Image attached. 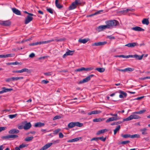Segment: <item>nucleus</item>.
<instances>
[{
  "mask_svg": "<svg viewBox=\"0 0 150 150\" xmlns=\"http://www.w3.org/2000/svg\"><path fill=\"white\" fill-rule=\"evenodd\" d=\"M117 22L116 20L109 21L105 22L107 29L111 28L113 26L117 25L118 23Z\"/></svg>",
  "mask_w": 150,
  "mask_h": 150,
  "instance_id": "obj_1",
  "label": "nucleus"
},
{
  "mask_svg": "<svg viewBox=\"0 0 150 150\" xmlns=\"http://www.w3.org/2000/svg\"><path fill=\"white\" fill-rule=\"evenodd\" d=\"M133 112L132 113V114L129 116L127 118L124 119L123 120V122L125 121H128L132 120L133 119H139L141 118V117L138 115H136V113H134Z\"/></svg>",
  "mask_w": 150,
  "mask_h": 150,
  "instance_id": "obj_2",
  "label": "nucleus"
},
{
  "mask_svg": "<svg viewBox=\"0 0 150 150\" xmlns=\"http://www.w3.org/2000/svg\"><path fill=\"white\" fill-rule=\"evenodd\" d=\"M52 143H49L46 144L39 150H45L49 148L52 144H55L59 143L60 142L59 139L56 140H52Z\"/></svg>",
  "mask_w": 150,
  "mask_h": 150,
  "instance_id": "obj_3",
  "label": "nucleus"
},
{
  "mask_svg": "<svg viewBox=\"0 0 150 150\" xmlns=\"http://www.w3.org/2000/svg\"><path fill=\"white\" fill-rule=\"evenodd\" d=\"M83 125V123H80L79 122H71L68 124V127L69 128H71L76 126L81 127H82Z\"/></svg>",
  "mask_w": 150,
  "mask_h": 150,
  "instance_id": "obj_4",
  "label": "nucleus"
},
{
  "mask_svg": "<svg viewBox=\"0 0 150 150\" xmlns=\"http://www.w3.org/2000/svg\"><path fill=\"white\" fill-rule=\"evenodd\" d=\"M18 137V136L15 134H10L3 136L1 138L3 139H14Z\"/></svg>",
  "mask_w": 150,
  "mask_h": 150,
  "instance_id": "obj_5",
  "label": "nucleus"
},
{
  "mask_svg": "<svg viewBox=\"0 0 150 150\" xmlns=\"http://www.w3.org/2000/svg\"><path fill=\"white\" fill-rule=\"evenodd\" d=\"M93 76L94 75L93 74L90 75L85 78L83 79L82 80L80 81L79 82V83L81 84L88 82L90 80L91 78L93 77Z\"/></svg>",
  "mask_w": 150,
  "mask_h": 150,
  "instance_id": "obj_6",
  "label": "nucleus"
},
{
  "mask_svg": "<svg viewBox=\"0 0 150 150\" xmlns=\"http://www.w3.org/2000/svg\"><path fill=\"white\" fill-rule=\"evenodd\" d=\"M117 93L120 94L119 97L120 98H126L127 97V93L122 91L121 90H119L117 91Z\"/></svg>",
  "mask_w": 150,
  "mask_h": 150,
  "instance_id": "obj_7",
  "label": "nucleus"
},
{
  "mask_svg": "<svg viewBox=\"0 0 150 150\" xmlns=\"http://www.w3.org/2000/svg\"><path fill=\"white\" fill-rule=\"evenodd\" d=\"M11 24V22L10 20L1 21L0 24L4 26H9Z\"/></svg>",
  "mask_w": 150,
  "mask_h": 150,
  "instance_id": "obj_8",
  "label": "nucleus"
},
{
  "mask_svg": "<svg viewBox=\"0 0 150 150\" xmlns=\"http://www.w3.org/2000/svg\"><path fill=\"white\" fill-rule=\"evenodd\" d=\"M107 29V27L105 25H101L98 26L96 29V30L98 32H100L103 31L104 30Z\"/></svg>",
  "mask_w": 150,
  "mask_h": 150,
  "instance_id": "obj_9",
  "label": "nucleus"
},
{
  "mask_svg": "<svg viewBox=\"0 0 150 150\" xmlns=\"http://www.w3.org/2000/svg\"><path fill=\"white\" fill-rule=\"evenodd\" d=\"M32 16L30 15H28L27 16L25 21V24H28L33 20V18Z\"/></svg>",
  "mask_w": 150,
  "mask_h": 150,
  "instance_id": "obj_10",
  "label": "nucleus"
},
{
  "mask_svg": "<svg viewBox=\"0 0 150 150\" xmlns=\"http://www.w3.org/2000/svg\"><path fill=\"white\" fill-rule=\"evenodd\" d=\"M74 51H72L69 50L66 53L64 54L62 56L63 58H65L68 55H71L73 54Z\"/></svg>",
  "mask_w": 150,
  "mask_h": 150,
  "instance_id": "obj_11",
  "label": "nucleus"
},
{
  "mask_svg": "<svg viewBox=\"0 0 150 150\" xmlns=\"http://www.w3.org/2000/svg\"><path fill=\"white\" fill-rule=\"evenodd\" d=\"M2 90L0 91V94L4 93L13 90L12 88H7L5 87H3L2 88Z\"/></svg>",
  "mask_w": 150,
  "mask_h": 150,
  "instance_id": "obj_12",
  "label": "nucleus"
},
{
  "mask_svg": "<svg viewBox=\"0 0 150 150\" xmlns=\"http://www.w3.org/2000/svg\"><path fill=\"white\" fill-rule=\"evenodd\" d=\"M143 55V54H142L141 56H139L137 54H135L134 55H130V57L135 58L138 60H141L142 59Z\"/></svg>",
  "mask_w": 150,
  "mask_h": 150,
  "instance_id": "obj_13",
  "label": "nucleus"
},
{
  "mask_svg": "<svg viewBox=\"0 0 150 150\" xmlns=\"http://www.w3.org/2000/svg\"><path fill=\"white\" fill-rule=\"evenodd\" d=\"M138 44L136 42H132L128 43L125 45V46H127L129 47H133L135 46L138 45Z\"/></svg>",
  "mask_w": 150,
  "mask_h": 150,
  "instance_id": "obj_14",
  "label": "nucleus"
},
{
  "mask_svg": "<svg viewBox=\"0 0 150 150\" xmlns=\"http://www.w3.org/2000/svg\"><path fill=\"white\" fill-rule=\"evenodd\" d=\"M107 42L106 41L103 42H98L92 44L93 46H98L100 45H103L107 44Z\"/></svg>",
  "mask_w": 150,
  "mask_h": 150,
  "instance_id": "obj_15",
  "label": "nucleus"
},
{
  "mask_svg": "<svg viewBox=\"0 0 150 150\" xmlns=\"http://www.w3.org/2000/svg\"><path fill=\"white\" fill-rule=\"evenodd\" d=\"M11 9L13 12L16 15H21V12L20 11L17 9L15 8H12Z\"/></svg>",
  "mask_w": 150,
  "mask_h": 150,
  "instance_id": "obj_16",
  "label": "nucleus"
},
{
  "mask_svg": "<svg viewBox=\"0 0 150 150\" xmlns=\"http://www.w3.org/2000/svg\"><path fill=\"white\" fill-rule=\"evenodd\" d=\"M101 112L100 110H94L91 111L88 113V115H91L92 114H97L100 113Z\"/></svg>",
  "mask_w": 150,
  "mask_h": 150,
  "instance_id": "obj_17",
  "label": "nucleus"
},
{
  "mask_svg": "<svg viewBox=\"0 0 150 150\" xmlns=\"http://www.w3.org/2000/svg\"><path fill=\"white\" fill-rule=\"evenodd\" d=\"M19 132V130L15 129H11L8 131V133L10 134H17Z\"/></svg>",
  "mask_w": 150,
  "mask_h": 150,
  "instance_id": "obj_18",
  "label": "nucleus"
},
{
  "mask_svg": "<svg viewBox=\"0 0 150 150\" xmlns=\"http://www.w3.org/2000/svg\"><path fill=\"white\" fill-rule=\"evenodd\" d=\"M81 138L80 137H79L76 138L74 139L69 140L67 141L68 142H77L81 139Z\"/></svg>",
  "mask_w": 150,
  "mask_h": 150,
  "instance_id": "obj_19",
  "label": "nucleus"
},
{
  "mask_svg": "<svg viewBox=\"0 0 150 150\" xmlns=\"http://www.w3.org/2000/svg\"><path fill=\"white\" fill-rule=\"evenodd\" d=\"M31 127V125L30 122H28L26 123L24 126V129L25 130H28Z\"/></svg>",
  "mask_w": 150,
  "mask_h": 150,
  "instance_id": "obj_20",
  "label": "nucleus"
},
{
  "mask_svg": "<svg viewBox=\"0 0 150 150\" xmlns=\"http://www.w3.org/2000/svg\"><path fill=\"white\" fill-rule=\"evenodd\" d=\"M132 30H133L136 31H143L144 30L143 29L138 26H136L135 27H133L132 28Z\"/></svg>",
  "mask_w": 150,
  "mask_h": 150,
  "instance_id": "obj_21",
  "label": "nucleus"
},
{
  "mask_svg": "<svg viewBox=\"0 0 150 150\" xmlns=\"http://www.w3.org/2000/svg\"><path fill=\"white\" fill-rule=\"evenodd\" d=\"M77 5L74 2L69 7V10H73L76 8Z\"/></svg>",
  "mask_w": 150,
  "mask_h": 150,
  "instance_id": "obj_22",
  "label": "nucleus"
},
{
  "mask_svg": "<svg viewBox=\"0 0 150 150\" xmlns=\"http://www.w3.org/2000/svg\"><path fill=\"white\" fill-rule=\"evenodd\" d=\"M140 131L142 132L143 135H146L148 134L147 132V129L146 128H144L140 129Z\"/></svg>",
  "mask_w": 150,
  "mask_h": 150,
  "instance_id": "obj_23",
  "label": "nucleus"
},
{
  "mask_svg": "<svg viewBox=\"0 0 150 150\" xmlns=\"http://www.w3.org/2000/svg\"><path fill=\"white\" fill-rule=\"evenodd\" d=\"M89 40L88 38H85L84 39H80L78 41L79 42L83 44L86 43Z\"/></svg>",
  "mask_w": 150,
  "mask_h": 150,
  "instance_id": "obj_24",
  "label": "nucleus"
},
{
  "mask_svg": "<svg viewBox=\"0 0 150 150\" xmlns=\"http://www.w3.org/2000/svg\"><path fill=\"white\" fill-rule=\"evenodd\" d=\"M44 125L45 124L43 123L38 122L35 124V126L36 127H40L44 126Z\"/></svg>",
  "mask_w": 150,
  "mask_h": 150,
  "instance_id": "obj_25",
  "label": "nucleus"
},
{
  "mask_svg": "<svg viewBox=\"0 0 150 150\" xmlns=\"http://www.w3.org/2000/svg\"><path fill=\"white\" fill-rule=\"evenodd\" d=\"M105 118H95L93 120V121L94 122H100L103 121L105 120Z\"/></svg>",
  "mask_w": 150,
  "mask_h": 150,
  "instance_id": "obj_26",
  "label": "nucleus"
},
{
  "mask_svg": "<svg viewBox=\"0 0 150 150\" xmlns=\"http://www.w3.org/2000/svg\"><path fill=\"white\" fill-rule=\"evenodd\" d=\"M54 40L53 39H52L50 40H48L46 41H40L39 42V44L40 45L41 44H46L50 42H52V41H54Z\"/></svg>",
  "mask_w": 150,
  "mask_h": 150,
  "instance_id": "obj_27",
  "label": "nucleus"
},
{
  "mask_svg": "<svg viewBox=\"0 0 150 150\" xmlns=\"http://www.w3.org/2000/svg\"><path fill=\"white\" fill-rule=\"evenodd\" d=\"M142 23L144 24L148 25L149 23V22L148 19L147 18H144L142 21Z\"/></svg>",
  "mask_w": 150,
  "mask_h": 150,
  "instance_id": "obj_28",
  "label": "nucleus"
},
{
  "mask_svg": "<svg viewBox=\"0 0 150 150\" xmlns=\"http://www.w3.org/2000/svg\"><path fill=\"white\" fill-rule=\"evenodd\" d=\"M58 0H55V4L56 6L58 8H61L62 7V6L58 3Z\"/></svg>",
  "mask_w": 150,
  "mask_h": 150,
  "instance_id": "obj_29",
  "label": "nucleus"
},
{
  "mask_svg": "<svg viewBox=\"0 0 150 150\" xmlns=\"http://www.w3.org/2000/svg\"><path fill=\"white\" fill-rule=\"evenodd\" d=\"M116 118H113V117H110L106 120V122L108 123L111 121H116Z\"/></svg>",
  "mask_w": 150,
  "mask_h": 150,
  "instance_id": "obj_30",
  "label": "nucleus"
},
{
  "mask_svg": "<svg viewBox=\"0 0 150 150\" xmlns=\"http://www.w3.org/2000/svg\"><path fill=\"white\" fill-rule=\"evenodd\" d=\"M108 130L107 129H103L101 130H100L97 133V134L99 135L101 134L104 133L105 132L108 131Z\"/></svg>",
  "mask_w": 150,
  "mask_h": 150,
  "instance_id": "obj_31",
  "label": "nucleus"
},
{
  "mask_svg": "<svg viewBox=\"0 0 150 150\" xmlns=\"http://www.w3.org/2000/svg\"><path fill=\"white\" fill-rule=\"evenodd\" d=\"M110 115L111 116H114V117H113V118H116V119H117L116 120H119L120 119V118L119 117H118L117 114V113L113 114L112 113H111L110 114Z\"/></svg>",
  "mask_w": 150,
  "mask_h": 150,
  "instance_id": "obj_32",
  "label": "nucleus"
},
{
  "mask_svg": "<svg viewBox=\"0 0 150 150\" xmlns=\"http://www.w3.org/2000/svg\"><path fill=\"white\" fill-rule=\"evenodd\" d=\"M96 69L100 73L103 72L105 70V69L103 68H97Z\"/></svg>",
  "mask_w": 150,
  "mask_h": 150,
  "instance_id": "obj_33",
  "label": "nucleus"
},
{
  "mask_svg": "<svg viewBox=\"0 0 150 150\" xmlns=\"http://www.w3.org/2000/svg\"><path fill=\"white\" fill-rule=\"evenodd\" d=\"M77 6V5L81 4L82 3V0H75L74 2Z\"/></svg>",
  "mask_w": 150,
  "mask_h": 150,
  "instance_id": "obj_34",
  "label": "nucleus"
},
{
  "mask_svg": "<svg viewBox=\"0 0 150 150\" xmlns=\"http://www.w3.org/2000/svg\"><path fill=\"white\" fill-rule=\"evenodd\" d=\"M146 111V110H143L138 111L134 112V113H136L137 114H141L144 113Z\"/></svg>",
  "mask_w": 150,
  "mask_h": 150,
  "instance_id": "obj_35",
  "label": "nucleus"
},
{
  "mask_svg": "<svg viewBox=\"0 0 150 150\" xmlns=\"http://www.w3.org/2000/svg\"><path fill=\"white\" fill-rule=\"evenodd\" d=\"M23 79V77H12V81H17L19 79Z\"/></svg>",
  "mask_w": 150,
  "mask_h": 150,
  "instance_id": "obj_36",
  "label": "nucleus"
},
{
  "mask_svg": "<svg viewBox=\"0 0 150 150\" xmlns=\"http://www.w3.org/2000/svg\"><path fill=\"white\" fill-rule=\"evenodd\" d=\"M120 128V125H118L115 129L114 130V134H115L117 131H118Z\"/></svg>",
  "mask_w": 150,
  "mask_h": 150,
  "instance_id": "obj_37",
  "label": "nucleus"
},
{
  "mask_svg": "<svg viewBox=\"0 0 150 150\" xmlns=\"http://www.w3.org/2000/svg\"><path fill=\"white\" fill-rule=\"evenodd\" d=\"M29 70L28 69L24 68L21 70H18V73H22L24 72H28Z\"/></svg>",
  "mask_w": 150,
  "mask_h": 150,
  "instance_id": "obj_38",
  "label": "nucleus"
},
{
  "mask_svg": "<svg viewBox=\"0 0 150 150\" xmlns=\"http://www.w3.org/2000/svg\"><path fill=\"white\" fill-rule=\"evenodd\" d=\"M121 136L124 138H131V135L129 134H122Z\"/></svg>",
  "mask_w": 150,
  "mask_h": 150,
  "instance_id": "obj_39",
  "label": "nucleus"
},
{
  "mask_svg": "<svg viewBox=\"0 0 150 150\" xmlns=\"http://www.w3.org/2000/svg\"><path fill=\"white\" fill-rule=\"evenodd\" d=\"M33 138V137H27L25 139V141L28 142L31 141Z\"/></svg>",
  "mask_w": 150,
  "mask_h": 150,
  "instance_id": "obj_40",
  "label": "nucleus"
},
{
  "mask_svg": "<svg viewBox=\"0 0 150 150\" xmlns=\"http://www.w3.org/2000/svg\"><path fill=\"white\" fill-rule=\"evenodd\" d=\"M19 63L18 62H10L8 63L7 64L8 65H17Z\"/></svg>",
  "mask_w": 150,
  "mask_h": 150,
  "instance_id": "obj_41",
  "label": "nucleus"
},
{
  "mask_svg": "<svg viewBox=\"0 0 150 150\" xmlns=\"http://www.w3.org/2000/svg\"><path fill=\"white\" fill-rule=\"evenodd\" d=\"M140 137V135L138 134H135L132 135H131V138H139Z\"/></svg>",
  "mask_w": 150,
  "mask_h": 150,
  "instance_id": "obj_42",
  "label": "nucleus"
},
{
  "mask_svg": "<svg viewBox=\"0 0 150 150\" xmlns=\"http://www.w3.org/2000/svg\"><path fill=\"white\" fill-rule=\"evenodd\" d=\"M125 69V71H132L134 70V69L133 68H132L129 67L127 68H126Z\"/></svg>",
  "mask_w": 150,
  "mask_h": 150,
  "instance_id": "obj_43",
  "label": "nucleus"
},
{
  "mask_svg": "<svg viewBox=\"0 0 150 150\" xmlns=\"http://www.w3.org/2000/svg\"><path fill=\"white\" fill-rule=\"evenodd\" d=\"M40 43L39 42H36L31 43L29 44V45L30 46H33L34 45H36L39 44Z\"/></svg>",
  "mask_w": 150,
  "mask_h": 150,
  "instance_id": "obj_44",
  "label": "nucleus"
},
{
  "mask_svg": "<svg viewBox=\"0 0 150 150\" xmlns=\"http://www.w3.org/2000/svg\"><path fill=\"white\" fill-rule=\"evenodd\" d=\"M127 10V9L126 10H121V11H119V12L120 13H121L122 14H125V13H127V10Z\"/></svg>",
  "mask_w": 150,
  "mask_h": 150,
  "instance_id": "obj_45",
  "label": "nucleus"
},
{
  "mask_svg": "<svg viewBox=\"0 0 150 150\" xmlns=\"http://www.w3.org/2000/svg\"><path fill=\"white\" fill-rule=\"evenodd\" d=\"M46 9L47 11L50 13L52 14L53 13V10L52 8L47 7Z\"/></svg>",
  "mask_w": 150,
  "mask_h": 150,
  "instance_id": "obj_46",
  "label": "nucleus"
},
{
  "mask_svg": "<svg viewBox=\"0 0 150 150\" xmlns=\"http://www.w3.org/2000/svg\"><path fill=\"white\" fill-rule=\"evenodd\" d=\"M61 130V129H56L54 131H53V134H58V133Z\"/></svg>",
  "mask_w": 150,
  "mask_h": 150,
  "instance_id": "obj_47",
  "label": "nucleus"
},
{
  "mask_svg": "<svg viewBox=\"0 0 150 150\" xmlns=\"http://www.w3.org/2000/svg\"><path fill=\"white\" fill-rule=\"evenodd\" d=\"M103 11V10H101L97 11V12L94 13L95 15L100 14Z\"/></svg>",
  "mask_w": 150,
  "mask_h": 150,
  "instance_id": "obj_48",
  "label": "nucleus"
},
{
  "mask_svg": "<svg viewBox=\"0 0 150 150\" xmlns=\"http://www.w3.org/2000/svg\"><path fill=\"white\" fill-rule=\"evenodd\" d=\"M17 115V114H14V115H9L8 116L10 118L13 119V118L15 117Z\"/></svg>",
  "mask_w": 150,
  "mask_h": 150,
  "instance_id": "obj_49",
  "label": "nucleus"
},
{
  "mask_svg": "<svg viewBox=\"0 0 150 150\" xmlns=\"http://www.w3.org/2000/svg\"><path fill=\"white\" fill-rule=\"evenodd\" d=\"M84 67H81V68L75 70V71L78 72L82 71H84Z\"/></svg>",
  "mask_w": 150,
  "mask_h": 150,
  "instance_id": "obj_50",
  "label": "nucleus"
},
{
  "mask_svg": "<svg viewBox=\"0 0 150 150\" xmlns=\"http://www.w3.org/2000/svg\"><path fill=\"white\" fill-rule=\"evenodd\" d=\"M61 118V117L59 115H56L53 118V120L59 119Z\"/></svg>",
  "mask_w": 150,
  "mask_h": 150,
  "instance_id": "obj_51",
  "label": "nucleus"
},
{
  "mask_svg": "<svg viewBox=\"0 0 150 150\" xmlns=\"http://www.w3.org/2000/svg\"><path fill=\"white\" fill-rule=\"evenodd\" d=\"M129 141H123L121 142V144H125L130 142Z\"/></svg>",
  "mask_w": 150,
  "mask_h": 150,
  "instance_id": "obj_52",
  "label": "nucleus"
},
{
  "mask_svg": "<svg viewBox=\"0 0 150 150\" xmlns=\"http://www.w3.org/2000/svg\"><path fill=\"white\" fill-rule=\"evenodd\" d=\"M99 139H100L103 142L105 141L106 140V138H104L103 137H98Z\"/></svg>",
  "mask_w": 150,
  "mask_h": 150,
  "instance_id": "obj_53",
  "label": "nucleus"
},
{
  "mask_svg": "<svg viewBox=\"0 0 150 150\" xmlns=\"http://www.w3.org/2000/svg\"><path fill=\"white\" fill-rule=\"evenodd\" d=\"M93 68L91 67L85 68H84V70L85 71H90L93 69Z\"/></svg>",
  "mask_w": 150,
  "mask_h": 150,
  "instance_id": "obj_54",
  "label": "nucleus"
},
{
  "mask_svg": "<svg viewBox=\"0 0 150 150\" xmlns=\"http://www.w3.org/2000/svg\"><path fill=\"white\" fill-rule=\"evenodd\" d=\"M27 146L25 144H22L21 145H20L18 147L20 149H21L25 147L26 146Z\"/></svg>",
  "mask_w": 150,
  "mask_h": 150,
  "instance_id": "obj_55",
  "label": "nucleus"
},
{
  "mask_svg": "<svg viewBox=\"0 0 150 150\" xmlns=\"http://www.w3.org/2000/svg\"><path fill=\"white\" fill-rule=\"evenodd\" d=\"M121 57L124 58H128L130 57V55H121Z\"/></svg>",
  "mask_w": 150,
  "mask_h": 150,
  "instance_id": "obj_56",
  "label": "nucleus"
},
{
  "mask_svg": "<svg viewBox=\"0 0 150 150\" xmlns=\"http://www.w3.org/2000/svg\"><path fill=\"white\" fill-rule=\"evenodd\" d=\"M49 82V81L47 80H42V83H43L45 84H46L48 83Z\"/></svg>",
  "mask_w": 150,
  "mask_h": 150,
  "instance_id": "obj_57",
  "label": "nucleus"
},
{
  "mask_svg": "<svg viewBox=\"0 0 150 150\" xmlns=\"http://www.w3.org/2000/svg\"><path fill=\"white\" fill-rule=\"evenodd\" d=\"M64 137V135L62 132H59V137L60 138H63Z\"/></svg>",
  "mask_w": 150,
  "mask_h": 150,
  "instance_id": "obj_58",
  "label": "nucleus"
},
{
  "mask_svg": "<svg viewBox=\"0 0 150 150\" xmlns=\"http://www.w3.org/2000/svg\"><path fill=\"white\" fill-rule=\"evenodd\" d=\"M6 81L7 82H9L12 81V77L8 78L6 80Z\"/></svg>",
  "mask_w": 150,
  "mask_h": 150,
  "instance_id": "obj_59",
  "label": "nucleus"
},
{
  "mask_svg": "<svg viewBox=\"0 0 150 150\" xmlns=\"http://www.w3.org/2000/svg\"><path fill=\"white\" fill-rule=\"evenodd\" d=\"M6 129V127H0V132Z\"/></svg>",
  "mask_w": 150,
  "mask_h": 150,
  "instance_id": "obj_60",
  "label": "nucleus"
},
{
  "mask_svg": "<svg viewBox=\"0 0 150 150\" xmlns=\"http://www.w3.org/2000/svg\"><path fill=\"white\" fill-rule=\"evenodd\" d=\"M35 56V54L33 53H32L29 55V57L30 58H33Z\"/></svg>",
  "mask_w": 150,
  "mask_h": 150,
  "instance_id": "obj_61",
  "label": "nucleus"
},
{
  "mask_svg": "<svg viewBox=\"0 0 150 150\" xmlns=\"http://www.w3.org/2000/svg\"><path fill=\"white\" fill-rule=\"evenodd\" d=\"M44 74L45 75L49 76L52 75V73L51 72H46Z\"/></svg>",
  "mask_w": 150,
  "mask_h": 150,
  "instance_id": "obj_62",
  "label": "nucleus"
},
{
  "mask_svg": "<svg viewBox=\"0 0 150 150\" xmlns=\"http://www.w3.org/2000/svg\"><path fill=\"white\" fill-rule=\"evenodd\" d=\"M99 139L98 137H94L91 139V141H97Z\"/></svg>",
  "mask_w": 150,
  "mask_h": 150,
  "instance_id": "obj_63",
  "label": "nucleus"
},
{
  "mask_svg": "<svg viewBox=\"0 0 150 150\" xmlns=\"http://www.w3.org/2000/svg\"><path fill=\"white\" fill-rule=\"evenodd\" d=\"M107 38L110 39H115L114 37L112 35L108 36H107Z\"/></svg>",
  "mask_w": 150,
  "mask_h": 150,
  "instance_id": "obj_64",
  "label": "nucleus"
}]
</instances>
